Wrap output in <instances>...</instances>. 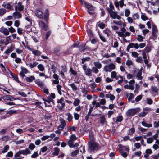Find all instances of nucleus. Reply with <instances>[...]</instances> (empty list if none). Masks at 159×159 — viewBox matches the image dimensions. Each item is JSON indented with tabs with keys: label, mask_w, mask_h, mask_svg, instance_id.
Wrapping results in <instances>:
<instances>
[{
	"label": "nucleus",
	"mask_w": 159,
	"mask_h": 159,
	"mask_svg": "<svg viewBox=\"0 0 159 159\" xmlns=\"http://www.w3.org/2000/svg\"><path fill=\"white\" fill-rule=\"evenodd\" d=\"M107 10L111 18L118 20L121 19V17L118 15L117 12L114 11L115 7L111 3H110L109 7H107Z\"/></svg>",
	"instance_id": "f257e3e1"
},
{
	"label": "nucleus",
	"mask_w": 159,
	"mask_h": 159,
	"mask_svg": "<svg viewBox=\"0 0 159 159\" xmlns=\"http://www.w3.org/2000/svg\"><path fill=\"white\" fill-rule=\"evenodd\" d=\"M46 11L48 12V10H46ZM34 13L38 18L42 19H44L46 22L48 20L49 16L48 13H46L44 14L41 10L39 9H37L34 11Z\"/></svg>",
	"instance_id": "f03ea898"
},
{
	"label": "nucleus",
	"mask_w": 159,
	"mask_h": 159,
	"mask_svg": "<svg viewBox=\"0 0 159 159\" xmlns=\"http://www.w3.org/2000/svg\"><path fill=\"white\" fill-rule=\"evenodd\" d=\"M99 148L98 144L93 140L89 143V150L93 152L97 150Z\"/></svg>",
	"instance_id": "7ed1b4c3"
},
{
	"label": "nucleus",
	"mask_w": 159,
	"mask_h": 159,
	"mask_svg": "<svg viewBox=\"0 0 159 159\" xmlns=\"http://www.w3.org/2000/svg\"><path fill=\"white\" fill-rule=\"evenodd\" d=\"M140 108H139L129 109L127 111L126 115L128 116H132L137 112L140 111Z\"/></svg>",
	"instance_id": "20e7f679"
},
{
	"label": "nucleus",
	"mask_w": 159,
	"mask_h": 159,
	"mask_svg": "<svg viewBox=\"0 0 159 159\" xmlns=\"http://www.w3.org/2000/svg\"><path fill=\"white\" fill-rule=\"evenodd\" d=\"M115 68V65L112 63L108 65L105 66L103 68V70L106 72H110L111 71Z\"/></svg>",
	"instance_id": "39448f33"
},
{
	"label": "nucleus",
	"mask_w": 159,
	"mask_h": 159,
	"mask_svg": "<svg viewBox=\"0 0 159 159\" xmlns=\"http://www.w3.org/2000/svg\"><path fill=\"white\" fill-rule=\"evenodd\" d=\"M11 4L12 3L11 2L7 3L4 2L2 4V6L7 9V11L9 12L14 10L13 7Z\"/></svg>",
	"instance_id": "423d86ee"
},
{
	"label": "nucleus",
	"mask_w": 159,
	"mask_h": 159,
	"mask_svg": "<svg viewBox=\"0 0 159 159\" xmlns=\"http://www.w3.org/2000/svg\"><path fill=\"white\" fill-rule=\"evenodd\" d=\"M79 50L81 52L84 51H91V48L87 46H86L85 44H83L79 47Z\"/></svg>",
	"instance_id": "0eeeda50"
},
{
	"label": "nucleus",
	"mask_w": 159,
	"mask_h": 159,
	"mask_svg": "<svg viewBox=\"0 0 159 159\" xmlns=\"http://www.w3.org/2000/svg\"><path fill=\"white\" fill-rule=\"evenodd\" d=\"M15 9L16 11L18 10L19 11H21L24 10V7L22 5L21 2H19L17 5L15 6Z\"/></svg>",
	"instance_id": "6e6552de"
},
{
	"label": "nucleus",
	"mask_w": 159,
	"mask_h": 159,
	"mask_svg": "<svg viewBox=\"0 0 159 159\" xmlns=\"http://www.w3.org/2000/svg\"><path fill=\"white\" fill-rule=\"evenodd\" d=\"M39 25L41 28L43 30L46 31L47 30L48 26L42 20H40L39 21Z\"/></svg>",
	"instance_id": "1a4fd4ad"
},
{
	"label": "nucleus",
	"mask_w": 159,
	"mask_h": 159,
	"mask_svg": "<svg viewBox=\"0 0 159 159\" xmlns=\"http://www.w3.org/2000/svg\"><path fill=\"white\" fill-rule=\"evenodd\" d=\"M21 71L20 72V75L22 78L25 76V74H27L29 72L28 70L25 68L21 66Z\"/></svg>",
	"instance_id": "9d476101"
},
{
	"label": "nucleus",
	"mask_w": 159,
	"mask_h": 159,
	"mask_svg": "<svg viewBox=\"0 0 159 159\" xmlns=\"http://www.w3.org/2000/svg\"><path fill=\"white\" fill-rule=\"evenodd\" d=\"M28 49L29 50L32 51L33 54L35 56H39L41 54V53L40 51L39 50H34V49L30 47H28Z\"/></svg>",
	"instance_id": "9b49d317"
},
{
	"label": "nucleus",
	"mask_w": 159,
	"mask_h": 159,
	"mask_svg": "<svg viewBox=\"0 0 159 159\" xmlns=\"http://www.w3.org/2000/svg\"><path fill=\"white\" fill-rule=\"evenodd\" d=\"M152 36L156 37L158 33V30L155 25H152Z\"/></svg>",
	"instance_id": "f8f14e48"
},
{
	"label": "nucleus",
	"mask_w": 159,
	"mask_h": 159,
	"mask_svg": "<svg viewBox=\"0 0 159 159\" xmlns=\"http://www.w3.org/2000/svg\"><path fill=\"white\" fill-rule=\"evenodd\" d=\"M60 121L61 123V124L58 126V129L59 130H62L66 125L65 121V120L63 118L60 119Z\"/></svg>",
	"instance_id": "ddd939ff"
},
{
	"label": "nucleus",
	"mask_w": 159,
	"mask_h": 159,
	"mask_svg": "<svg viewBox=\"0 0 159 159\" xmlns=\"http://www.w3.org/2000/svg\"><path fill=\"white\" fill-rule=\"evenodd\" d=\"M2 99L5 100H8L11 101L13 100H15L16 98H15L13 97L11 95H5L2 97Z\"/></svg>",
	"instance_id": "4468645a"
},
{
	"label": "nucleus",
	"mask_w": 159,
	"mask_h": 159,
	"mask_svg": "<svg viewBox=\"0 0 159 159\" xmlns=\"http://www.w3.org/2000/svg\"><path fill=\"white\" fill-rule=\"evenodd\" d=\"M0 32L3 34L5 35H7L9 34L8 30L3 26L0 28Z\"/></svg>",
	"instance_id": "2eb2a0df"
},
{
	"label": "nucleus",
	"mask_w": 159,
	"mask_h": 159,
	"mask_svg": "<svg viewBox=\"0 0 159 159\" xmlns=\"http://www.w3.org/2000/svg\"><path fill=\"white\" fill-rule=\"evenodd\" d=\"M13 17L15 19H19L21 18L22 17L21 14L20 12L18 11H16L14 12L12 14Z\"/></svg>",
	"instance_id": "dca6fc26"
},
{
	"label": "nucleus",
	"mask_w": 159,
	"mask_h": 159,
	"mask_svg": "<svg viewBox=\"0 0 159 159\" xmlns=\"http://www.w3.org/2000/svg\"><path fill=\"white\" fill-rule=\"evenodd\" d=\"M21 153L24 155H26L27 154L31 153L30 151L28 148H26L25 150H20Z\"/></svg>",
	"instance_id": "f3484780"
},
{
	"label": "nucleus",
	"mask_w": 159,
	"mask_h": 159,
	"mask_svg": "<svg viewBox=\"0 0 159 159\" xmlns=\"http://www.w3.org/2000/svg\"><path fill=\"white\" fill-rule=\"evenodd\" d=\"M152 47L150 46H147L144 50L140 51V52H144L145 53L150 52L152 50Z\"/></svg>",
	"instance_id": "a211bd4d"
},
{
	"label": "nucleus",
	"mask_w": 159,
	"mask_h": 159,
	"mask_svg": "<svg viewBox=\"0 0 159 159\" xmlns=\"http://www.w3.org/2000/svg\"><path fill=\"white\" fill-rule=\"evenodd\" d=\"M92 70L90 68H87V70L84 71L85 74L89 77L92 76Z\"/></svg>",
	"instance_id": "6ab92c4d"
},
{
	"label": "nucleus",
	"mask_w": 159,
	"mask_h": 159,
	"mask_svg": "<svg viewBox=\"0 0 159 159\" xmlns=\"http://www.w3.org/2000/svg\"><path fill=\"white\" fill-rule=\"evenodd\" d=\"M14 48H15V45L13 44H12L10 48L7 49L5 51V53L8 54L10 53L13 51Z\"/></svg>",
	"instance_id": "aec40b11"
},
{
	"label": "nucleus",
	"mask_w": 159,
	"mask_h": 159,
	"mask_svg": "<svg viewBox=\"0 0 159 159\" xmlns=\"http://www.w3.org/2000/svg\"><path fill=\"white\" fill-rule=\"evenodd\" d=\"M84 4L86 6V7L89 10H93L95 9V7L93 6L92 5L88 4L87 2H84Z\"/></svg>",
	"instance_id": "412c9836"
},
{
	"label": "nucleus",
	"mask_w": 159,
	"mask_h": 159,
	"mask_svg": "<svg viewBox=\"0 0 159 159\" xmlns=\"http://www.w3.org/2000/svg\"><path fill=\"white\" fill-rule=\"evenodd\" d=\"M100 121L101 124L103 125L105 123H107L106 120V118L104 115H102L100 117Z\"/></svg>",
	"instance_id": "4be33fe9"
},
{
	"label": "nucleus",
	"mask_w": 159,
	"mask_h": 159,
	"mask_svg": "<svg viewBox=\"0 0 159 159\" xmlns=\"http://www.w3.org/2000/svg\"><path fill=\"white\" fill-rule=\"evenodd\" d=\"M124 88L125 89L133 90L134 89V86L133 84H127L124 86Z\"/></svg>",
	"instance_id": "5701e85b"
},
{
	"label": "nucleus",
	"mask_w": 159,
	"mask_h": 159,
	"mask_svg": "<svg viewBox=\"0 0 159 159\" xmlns=\"http://www.w3.org/2000/svg\"><path fill=\"white\" fill-rule=\"evenodd\" d=\"M146 154L144 155V157L145 158L148 157L149 154H152V150L150 149H148L145 151Z\"/></svg>",
	"instance_id": "b1692460"
},
{
	"label": "nucleus",
	"mask_w": 159,
	"mask_h": 159,
	"mask_svg": "<svg viewBox=\"0 0 159 159\" xmlns=\"http://www.w3.org/2000/svg\"><path fill=\"white\" fill-rule=\"evenodd\" d=\"M7 11V10L5 8H2L0 9V16H2L4 15L6 12Z\"/></svg>",
	"instance_id": "393cba45"
},
{
	"label": "nucleus",
	"mask_w": 159,
	"mask_h": 159,
	"mask_svg": "<svg viewBox=\"0 0 159 159\" xmlns=\"http://www.w3.org/2000/svg\"><path fill=\"white\" fill-rule=\"evenodd\" d=\"M141 124L143 126L148 128H151L152 126V124H148L144 121H142Z\"/></svg>",
	"instance_id": "a878e982"
},
{
	"label": "nucleus",
	"mask_w": 159,
	"mask_h": 159,
	"mask_svg": "<svg viewBox=\"0 0 159 159\" xmlns=\"http://www.w3.org/2000/svg\"><path fill=\"white\" fill-rule=\"evenodd\" d=\"M26 80L29 82H31L35 80V77L33 76H31L25 78Z\"/></svg>",
	"instance_id": "bb28decb"
},
{
	"label": "nucleus",
	"mask_w": 159,
	"mask_h": 159,
	"mask_svg": "<svg viewBox=\"0 0 159 159\" xmlns=\"http://www.w3.org/2000/svg\"><path fill=\"white\" fill-rule=\"evenodd\" d=\"M64 101V98L63 97H61L59 100H58L57 102L58 103H60L61 105L62 108H63L65 105V103L63 102H62Z\"/></svg>",
	"instance_id": "cd10ccee"
},
{
	"label": "nucleus",
	"mask_w": 159,
	"mask_h": 159,
	"mask_svg": "<svg viewBox=\"0 0 159 159\" xmlns=\"http://www.w3.org/2000/svg\"><path fill=\"white\" fill-rule=\"evenodd\" d=\"M93 64L95 66V67H96L97 68L100 69L102 67V65L101 64L98 62H94L93 63Z\"/></svg>",
	"instance_id": "c85d7f7f"
},
{
	"label": "nucleus",
	"mask_w": 159,
	"mask_h": 159,
	"mask_svg": "<svg viewBox=\"0 0 159 159\" xmlns=\"http://www.w3.org/2000/svg\"><path fill=\"white\" fill-rule=\"evenodd\" d=\"M68 85L71 86L73 91H75L77 90L78 88L74 83L69 84Z\"/></svg>",
	"instance_id": "c756f323"
},
{
	"label": "nucleus",
	"mask_w": 159,
	"mask_h": 159,
	"mask_svg": "<svg viewBox=\"0 0 159 159\" xmlns=\"http://www.w3.org/2000/svg\"><path fill=\"white\" fill-rule=\"evenodd\" d=\"M37 67L39 70L43 71L45 70V68L44 66L42 64H40L38 65Z\"/></svg>",
	"instance_id": "7c9ffc66"
},
{
	"label": "nucleus",
	"mask_w": 159,
	"mask_h": 159,
	"mask_svg": "<svg viewBox=\"0 0 159 159\" xmlns=\"http://www.w3.org/2000/svg\"><path fill=\"white\" fill-rule=\"evenodd\" d=\"M57 89V90L58 92L60 95H62V93L61 92V89L62 87V86L60 84H57L56 86Z\"/></svg>",
	"instance_id": "2f4dec72"
},
{
	"label": "nucleus",
	"mask_w": 159,
	"mask_h": 159,
	"mask_svg": "<svg viewBox=\"0 0 159 159\" xmlns=\"http://www.w3.org/2000/svg\"><path fill=\"white\" fill-rule=\"evenodd\" d=\"M66 115L67 116V119L68 121L69 122L71 121L73 119V117L72 115L70 113H67Z\"/></svg>",
	"instance_id": "473e14b6"
},
{
	"label": "nucleus",
	"mask_w": 159,
	"mask_h": 159,
	"mask_svg": "<svg viewBox=\"0 0 159 159\" xmlns=\"http://www.w3.org/2000/svg\"><path fill=\"white\" fill-rule=\"evenodd\" d=\"M54 152L53 154L56 155H58L60 151V149L58 147H55L54 148Z\"/></svg>",
	"instance_id": "72a5a7b5"
},
{
	"label": "nucleus",
	"mask_w": 159,
	"mask_h": 159,
	"mask_svg": "<svg viewBox=\"0 0 159 159\" xmlns=\"http://www.w3.org/2000/svg\"><path fill=\"white\" fill-rule=\"evenodd\" d=\"M80 103V100L78 98H76L75 99L73 102V104L75 106H77L79 105Z\"/></svg>",
	"instance_id": "f704fd0d"
},
{
	"label": "nucleus",
	"mask_w": 159,
	"mask_h": 159,
	"mask_svg": "<svg viewBox=\"0 0 159 159\" xmlns=\"http://www.w3.org/2000/svg\"><path fill=\"white\" fill-rule=\"evenodd\" d=\"M142 72L141 71H139L136 75L138 80H141L142 79V77L141 76Z\"/></svg>",
	"instance_id": "c9c22d12"
},
{
	"label": "nucleus",
	"mask_w": 159,
	"mask_h": 159,
	"mask_svg": "<svg viewBox=\"0 0 159 159\" xmlns=\"http://www.w3.org/2000/svg\"><path fill=\"white\" fill-rule=\"evenodd\" d=\"M38 63V62L36 61L34 62L33 63H30L29 64V67L31 68H33L36 66Z\"/></svg>",
	"instance_id": "e433bc0d"
},
{
	"label": "nucleus",
	"mask_w": 159,
	"mask_h": 159,
	"mask_svg": "<svg viewBox=\"0 0 159 159\" xmlns=\"http://www.w3.org/2000/svg\"><path fill=\"white\" fill-rule=\"evenodd\" d=\"M134 43H130L127 46L126 50L128 52H129L130 49L131 48H134Z\"/></svg>",
	"instance_id": "4c0bfd02"
},
{
	"label": "nucleus",
	"mask_w": 159,
	"mask_h": 159,
	"mask_svg": "<svg viewBox=\"0 0 159 159\" xmlns=\"http://www.w3.org/2000/svg\"><path fill=\"white\" fill-rule=\"evenodd\" d=\"M154 139L152 137L148 138L147 139V142L148 144L151 143L153 142Z\"/></svg>",
	"instance_id": "58836bf2"
},
{
	"label": "nucleus",
	"mask_w": 159,
	"mask_h": 159,
	"mask_svg": "<svg viewBox=\"0 0 159 159\" xmlns=\"http://www.w3.org/2000/svg\"><path fill=\"white\" fill-rule=\"evenodd\" d=\"M88 92V90H87V89L85 88H82V92L83 94H84V96L87 94Z\"/></svg>",
	"instance_id": "ea45409f"
},
{
	"label": "nucleus",
	"mask_w": 159,
	"mask_h": 159,
	"mask_svg": "<svg viewBox=\"0 0 159 159\" xmlns=\"http://www.w3.org/2000/svg\"><path fill=\"white\" fill-rule=\"evenodd\" d=\"M116 33L118 34V36L122 37L123 38H125V35L124 33L121 31H116Z\"/></svg>",
	"instance_id": "a19ab883"
},
{
	"label": "nucleus",
	"mask_w": 159,
	"mask_h": 159,
	"mask_svg": "<svg viewBox=\"0 0 159 159\" xmlns=\"http://www.w3.org/2000/svg\"><path fill=\"white\" fill-rule=\"evenodd\" d=\"M144 37H143L142 36L139 35H138V37L137 38V40L139 42H143V41Z\"/></svg>",
	"instance_id": "79ce46f5"
},
{
	"label": "nucleus",
	"mask_w": 159,
	"mask_h": 159,
	"mask_svg": "<svg viewBox=\"0 0 159 159\" xmlns=\"http://www.w3.org/2000/svg\"><path fill=\"white\" fill-rule=\"evenodd\" d=\"M123 118L122 116H119L117 117V119L116 120V122H121L123 120Z\"/></svg>",
	"instance_id": "37998d69"
},
{
	"label": "nucleus",
	"mask_w": 159,
	"mask_h": 159,
	"mask_svg": "<svg viewBox=\"0 0 159 159\" xmlns=\"http://www.w3.org/2000/svg\"><path fill=\"white\" fill-rule=\"evenodd\" d=\"M35 147V145L32 143H31L29 145L28 149L31 150H33Z\"/></svg>",
	"instance_id": "c03bdc74"
},
{
	"label": "nucleus",
	"mask_w": 159,
	"mask_h": 159,
	"mask_svg": "<svg viewBox=\"0 0 159 159\" xmlns=\"http://www.w3.org/2000/svg\"><path fill=\"white\" fill-rule=\"evenodd\" d=\"M36 83L38 86L40 87H42L43 85V82L39 80L36 81Z\"/></svg>",
	"instance_id": "a18cd8bd"
},
{
	"label": "nucleus",
	"mask_w": 159,
	"mask_h": 159,
	"mask_svg": "<svg viewBox=\"0 0 159 159\" xmlns=\"http://www.w3.org/2000/svg\"><path fill=\"white\" fill-rule=\"evenodd\" d=\"M158 90V89L156 87L152 86L151 87V91L152 92L154 93H157Z\"/></svg>",
	"instance_id": "49530a36"
},
{
	"label": "nucleus",
	"mask_w": 159,
	"mask_h": 159,
	"mask_svg": "<svg viewBox=\"0 0 159 159\" xmlns=\"http://www.w3.org/2000/svg\"><path fill=\"white\" fill-rule=\"evenodd\" d=\"M11 40L10 36L7 37L6 39V41L4 43L5 45L8 44L9 43V41Z\"/></svg>",
	"instance_id": "de8ad7c7"
},
{
	"label": "nucleus",
	"mask_w": 159,
	"mask_h": 159,
	"mask_svg": "<svg viewBox=\"0 0 159 159\" xmlns=\"http://www.w3.org/2000/svg\"><path fill=\"white\" fill-rule=\"evenodd\" d=\"M142 97L143 96L142 95L138 96L135 98V101L136 102L140 101L142 99Z\"/></svg>",
	"instance_id": "09e8293b"
},
{
	"label": "nucleus",
	"mask_w": 159,
	"mask_h": 159,
	"mask_svg": "<svg viewBox=\"0 0 159 159\" xmlns=\"http://www.w3.org/2000/svg\"><path fill=\"white\" fill-rule=\"evenodd\" d=\"M76 129L77 127L75 126L71 127L70 126L68 128V130H69L70 131H76Z\"/></svg>",
	"instance_id": "8fccbe9b"
},
{
	"label": "nucleus",
	"mask_w": 159,
	"mask_h": 159,
	"mask_svg": "<svg viewBox=\"0 0 159 159\" xmlns=\"http://www.w3.org/2000/svg\"><path fill=\"white\" fill-rule=\"evenodd\" d=\"M17 111L16 110H10L8 111L7 114H9L10 115H11L13 114L16 113Z\"/></svg>",
	"instance_id": "3c124183"
},
{
	"label": "nucleus",
	"mask_w": 159,
	"mask_h": 159,
	"mask_svg": "<svg viewBox=\"0 0 159 159\" xmlns=\"http://www.w3.org/2000/svg\"><path fill=\"white\" fill-rule=\"evenodd\" d=\"M147 114V112L143 111L142 112L139 113L138 115V116L140 117H143L145 116Z\"/></svg>",
	"instance_id": "603ef678"
},
{
	"label": "nucleus",
	"mask_w": 159,
	"mask_h": 159,
	"mask_svg": "<svg viewBox=\"0 0 159 159\" xmlns=\"http://www.w3.org/2000/svg\"><path fill=\"white\" fill-rule=\"evenodd\" d=\"M89 57H87L86 58H83L82 60V63L84 64L86 61H89L90 60Z\"/></svg>",
	"instance_id": "864d4df0"
},
{
	"label": "nucleus",
	"mask_w": 159,
	"mask_h": 159,
	"mask_svg": "<svg viewBox=\"0 0 159 159\" xmlns=\"http://www.w3.org/2000/svg\"><path fill=\"white\" fill-rule=\"evenodd\" d=\"M146 101L148 104L151 105L153 103V101L150 98H147Z\"/></svg>",
	"instance_id": "5fc2aeb1"
},
{
	"label": "nucleus",
	"mask_w": 159,
	"mask_h": 159,
	"mask_svg": "<svg viewBox=\"0 0 159 159\" xmlns=\"http://www.w3.org/2000/svg\"><path fill=\"white\" fill-rule=\"evenodd\" d=\"M9 148V146L8 145H6L4 148L3 150L2 151V153L6 152Z\"/></svg>",
	"instance_id": "6e6d98bb"
},
{
	"label": "nucleus",
	"mask_w": 159,
	"mask_h": 159,
	"mask_svg": "<svg viewBox=\"0 0 159 159\" xmlns=\"http://www.w3.org/2000/svg\"><path fill=\"white\" fill-rule=\"evenodd\" d=\"M113 23L116 25H122V22L121 20L118 21H116L115 20H113Z\"/></svg>",
	"instance_id": "4d7b16f0"
},
{
	"label": "nucleus",
	"mask_w": 159,
	"mask_h": 159,
	"mask_svg": "<svg viewBox=\"0 0 159 159\" xmlns=\"http://www.w3.org/2000/svg\"><path fill=\"white\" fill-rule=\"evenodd\" d=\"M91 70H92V71L95 74H97L99 72L98 68L96 67H93Z\"/></svg>",
	"instance_id": "13d9d810"
},
{
	"label": "nucleus",
	"mask_w": 159,
	"mask_h": 159,
	"mask_svg": "<svg viewBox=\"0 0 159 159\" xmlns=\"http://www.w3.org/2000/svg\"><path fill=\"white\" fill-rule=\"evenodd\" d=\"M120 152L121 155L125 158L128 155V154L126 152L122 151L121 150L120 151Z\"/></svg>",
	"instance_id": "bf43d9fd"
},
{
	"label": "nucleus",
	"mask_w": 159,
	"mask_h": 159,
	"mask_svg": "<svg viewBox=\"0 0 159 159\" xmlns=\"http://www.w3.org/2000/svg\"><path fill=\"white\" fill-rule=\"evenodd\" d=\"M142 61V58L141 57H138L136 59V61L139 63H143Z\"/></svg>",
	"instance_id": "052dcab7"
},
{
	"label": "nucleus",
	"mask_w": 159,
	"mask_h": 159,
	"mask_svg": "<svg viewBox=\"0 0 159 159\" xmlns=\"http://www.w3.org/2000/svg\"><path fill=\"white\" fill-rule=\"evenodd\" d=\"M125 16L126 17H128L130 14V11L129 10L126 9L125 10Z\"/></svg>",
	"instance_id": "680f3d73"
},
{
	"label": "nucleus",
	"mask_w": 159,
	"mask_h": 159,
	"mask_svg": "<svg viewBox=\"0 0 159 159\" xmlns=\"http://www.w3.org/2000/svg\"><path fill=\"white\" fill-rule=\"evenodd\" d=\"M74 118L75 120H78L80 118V115L79 114L75 112L74 113Z\"/></svg>",
	"instance_id": "e2e57ef3"
},
{
	"label": "nucleus",
	"mask_w": 159,
	"mask_h": 159,
	"mask_svg": "<svg viewBox=\"0 0 159 159\" xmlns=\"http://www.w3.org/2000/svg\"><path fill=\"white\" fill-rule=\"evenodd\" d=\"M77 138L74 134L71 135L70 137V140L72 141H74L76 140Z\"/></svg>",
	"instance_id": "0e129e2a"
},
{
	"label": "nucleus",
	"mask_w": 159,
	"mask_h": 159,
	"mask_svg": "<svg viewBox=\"0 0 159 159\" xmlns=\"http://www.w3.org/2000/svg\"><path fill=\"white\" fill-rule=\"evenodd\" d=\"M133 17L134 20H136L139 18V16L138 13H135L133 15Z\"/></svg>",
	"instance_id": "69168bd1"
},
{
	"label": "nucleus",
	"mask_w": 159,
	"mask_h": 159,
	"mask_svg": "<svg viewBox=\"0 0 159 159\" xmlns=\"http://www.w3.org/2000/svg\"><path fill=\"white\" fill-rule=\"evenodd\" d=\"M20 24V22L19 20H16L15 21L14 25L16 27H18Z\"/></svg>",
	"instance_id": "338daca9"
},
{
	"label": "nucleus",
	"mask_w": 159,
	"mask_h": 159,
	"mask_svg": "<svg viewBox=\"0 0 159 159\" xmlns=\"http://www.w3.org/2000/svg\"><path fill=\"white\" fill-rule=\"evenodd\" d=\"M39 156L37 151L35 152L31 156V157L32 158H34L38 157Z\"/></svg>",
	"instance_id": "774afa93"
}]
</instances>
